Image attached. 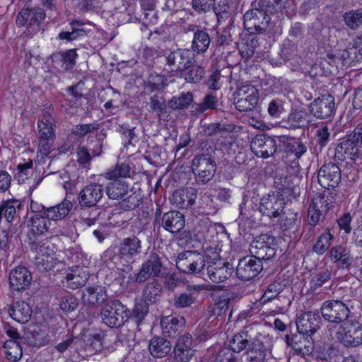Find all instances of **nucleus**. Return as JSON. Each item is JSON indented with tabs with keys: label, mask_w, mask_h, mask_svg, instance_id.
Wrapping results in <instances>:
<instances>
[{
	"label": "nucleus",
	"mask_w": 362,
	"mask_h": 362,
	"mask_svg": "<svg viewBox=\"0 0 362 362\" xmlns=\"http://www.w3.org/2000/svg\"><path fill=\"white\" fill-rule=\"evenodd\" d=\"M167 85V81L163 76L152 74L148 80L146 89L152 93L164 88Z\"/></svg>",
	"instance_id": "obj_55"
},
{
	"label": "nucleus",
	"mask_w": 362,
	"mask_h": 362,
	"mask_svg": "<svg viewBox=\"0 0 362 362\" xmlns=\"http://www.w3.org/2000/svg\"><path fill=\"white\" fill-rule=\"evenodd\" d=\"M162 264L159 256L156 253H151L148 259L142 264L141 268L137 274L136 281L144 282L151 276H158L161 272Z\"/></svg>",
	"instance_id": "obj_23"
},
{
	"label": "nucleus",
	"mask_w": 362,
	"mask_h": 362,
	"mask_svg": "<svg viewBox=\"0 0 362 362\" xmlns=\"http://www.w3.org/2000/svg\"><path fill=\"white\" fill-rule=\"evenodd\" d=\"M192 59V54L189 49H177L165 57L164 71L168 73H177L188 69Z\"/></svg>",
	"instance_id": "obj_6"
},
{
	"label": "nucleus",
	"mask_w": 362,
	"mask_h": 362,
	"mask_svg": "<svg viewBox=\"0 0 362 362\" xmlns=\"http://www.w3.org/2000/svg\"><path fill=\"white\" fill-rule=\"evenodd\" d=\"M148 303H138L135 305L133 310V316L138 322H141L144 319L146 314L148 313Z\"/></svg>",
	"instance_id": "obj_64"
},
{
	"label": "nucleus",
	"mask_w": 362,
	"mask_h": 362,
	"mask_svg": "<svg viewBox=\"0 0 362 362\" xmlns=\"http://www.w3.org/2000/svg\"><path fill=\"white\" fill-rule=\"evenodd\" d=\"M262 270V263L259 259L245 257L236 267V275L243 281H249L256 277Z\"/></svg>",
	"instance_id": "obj_13"
},
{
	"label": "nucleus",
	"mask_w": 362,
	"mask_h": 362,
	"mask_svg": "<svg viewBox=\"0 0 362 362\" xmlns=\"http://www.w3.org/2000/svg\"><path fill=\"white\" fill-rule=\"evenodd\" d=\"M317 179L319 184L323 188H334L338 185L341 180L340 170L334 163H326L319 170Z\"/></svg>",
	"instance_id": "obj_15"
},
{
	"label": "nucleus",
	"mask_w": 362,
	"mask_h": 362,
	"mask_svg": "<svg viewBox=\"0 0 362 362\" xmlns=\"http://www.w3.org/2000/svg\"><path fill=\"white\" fill-rule=\"evenodd\" d=\"M20 206L18 201L4 202L0 204V220L4 217L6 221L12 222L16 215V210Z\"/></svg>",
	"instance_id": "obj_41"
},
{
	"label": "nucleus",
	"mask_w": 362,
	"mask_h": 362,
	"mask_svg": "<svg viewBox=\"0 0 362 362\" xmlns=\"http://www.w3.org/2000/svg\"><path fill=\"white\" fill-rule=\"evenodd\" d=\"M130 192L129 185L122 180H112L105 187L107 196L112 200L125 199Z\"/></svg>",
	"instance_id": "obj_26"
},
{
	"label": "nucleus",
	"mask_w": 362,
	"mask_h": 362,
	"mask_svg": "<svg viewBox=\"0 0 362 362\" xmlns=\"http://www.w3.org/2000/svg\"><path fill=\"white\" fill-rule=\"evenodd\" d=\"M32 279L30 272L24 266L18 265L9 272V285L14 291L25 290L30 284Z\"/></svg>",
	"instance_id": "obj_20"
},
{
	"label": "nucleus",
	"mask_w": 362,
	"mask_h": 362,
	"mask_svg": "<svg viewBox=\"0 0 362 362\" xmlns=\"http://www.w3.org/2000/svg\"><path fill=\"white\" fill-rule=\"evenodd\" d=\"M359 156L360 153L356 144L351 140L340 142L335 148L334 158L348 165H351Z\"/></svg>",
	"instance_id": "obj_22"
},
{
	"label": "nucleus",
	"mask_w": 362,
	"mask_h": 362,
	"mask_svg": "<svg viewBox=\"0 0 362 362\" xmlns=\"http://www.w3.org/2000/svg\"><path fill=\"white\" fill-rule=\"evenodd\" d=\"M185 226V218L182 214L177 211H170L162 216V226L171 233L180 232Z\"/></svg>",
	"instance_id": "obj_25"
},
{
	"label": "nucleus",
	"mask_w": 362,
	"mask_h": 362,
	"mask_svg": "<svg viewBox=\"0 0 362 362\" xmlns=\"http://www.w3.org/2000/svg\"><path fill=\"white\" fill-rule=\"evenodd\" d=\"M250 251L255 258L269 259L276 254V240L268 234L256 237L250 244Z\"/></svg>",
	"instance_id": "obj_5"
},
{
	"label": "nucleus",
	"mask_w": 362,
	"mask_h": 362,
	"mask_svg": "<svg viewBox=\"0 0 362 362\" xmlns=\"http://www.w3.org/2000/svg\"><path fill=\"white\" fill-rule=\"evenodd\" d=\"M59 305L63 311L71 312L77 308L78 300L72 294L66 293L61 297Z\"/></svg>",
	"instance_id": "obj_57"
},
{
	"label": "nucleus",
	"mask_w": 362,
	"mask_h": 362,
	"mask_svg": "<svg viewBox=\"0 0 362 362\" xmlns=\"http://www.w3.org/2000/svg\"><path fill=\"white\" fill-rule=\"evenodd\" d=\"M150 354L154 358H163L171 350V343L161 337H155L149 341Z\"/></svg>",
	"instance_id": "obj_33"
},
{
	"label": "nucleus",
	"mask_w": 362,
	"mask_h": 362,
	"mask_svg": "<svg viewBox=\"0 0 362 362\" xmlns=\"http://www.w3.org/2000/svg\"><path fill=\"white\" fill-rule=\"evenodd\" d=\"M209 278L212 282L221 283L228 279L233 273V267L228 262H223L216 257L206 266Z\"/></svg>",
	"instance_id": "obj_18"
},
{
	"label": "nucleus",
	"mask_w": 362,
	"mask_h": 362,
	"mask_svg": "<svg viewBox=\"0 0 362 362\" xmlns=\"http://www.w3.org/2000/svg\"><path fill=\"white\" fill-rule=\"evenodd\" d=\"M77 54L75 49H69L60 54L61 61L62 62V67L65 70H70L75 65V60Z\"/></svg>",
	"instance_id": "obj_60"
},
{
	"label": "nucleus",
	"mask_w": 362,
	"mask_h": 362,
	"mask_svg": "<svg viewBox=\"0 0 362 362\" xmlns=\"http://www.w3.org/2000/svg\"><path fill=\"white\" fill-rule=\"evenodd\" d=\"M334 238L329 230H325L318 238L313 245V251L317 255H323L328 249L330 241Z\"/></svg>",
	"instance_id": "obj_47"
},
{
	"label": "nucleus",
	"mask_w": 362,
	"mask_h": 362,
	"mask_svg": "<svg viewBox=\"0 0 362 362\" xmlns=\"http://www.w3.org/2000/svg\"><path fill=\"white\" fill-rule=\"evenodd\" d=\"M212 286L210 284H188L187 291L175 297L174 304L177 308L189 307L197 299L202 291H210Z\"/></svg>",
	"instance_id": "obj_14"
},
{
	"label": "nucleus",
	"mask_w": 362,
	"mask_h": 362,
	"mask_svg": "<svg viewBox=\"0 0 362 362\" xmlns=\"http://www.w3.org/2000/svg\"><path fill=\"white\" fill-rule=\"evenodd\" d=\"M331 334L346 347H356L362 344V325L358 322H346L334 325L329 329Z\"/></svg>",
	"instance_id": "obj_1"
},
{
	"label": "nucleus",
	"mask_w": 362,
	"mask_h": 362,
	"mask_svg": "<svg viewBox=\"0 0 362 362\" xmlns=\"http://www.w3.org/2000/svg\"><path fill=\"white\" fill-rule=\"evenodd\" d=\"M284 206V196L279 192H273L261 199L259 209L263 215L276 218L282 214Z\"/></svg>",
	"instance_id": "obj_10"
},
{
	"label": "nucleus",
	"mask_w": 362,
	"mask_h": 362,
	"mask_svg": "<svg viewBox=\"0 0 362 362\" xmlns=\"http://www.w3.org/2000/svg\"><path fill=\"white\" fill-rule=\"evenodd\" d=\"M321 313L326 320L337 322L346 320L349 309L340 300H327L321 307Z\"/></svg>",
	"instance_id": "obj_11"
},
{
	"label": "nucleus",
	"mask_w": 362,
	"mask_h": 362,
	"mask_svg": "<svg viewBox=\"0 0 362 362\" xmlns=\"http://www.w3.org/2000/svg\"><path fill=\"white\" fill-rule=\"evenodd\" d=\"M83 299L85 303L90 305L101 304L107 299L106 290L100 285L89 286L84 290Z\"/></svg>",
	"instance_id": "obj_31"
},
{
	"label": "nucleus",
	"mask_w": 362,
	"mask_h": 362,
	"mask_svg": "<svg viewBox=\"0 0 362 362\" xmlns=\"http://www.w3.org/2000/svg\"><path fill=\"white\" fill-rule=\"evenodd\" d=\"M103 196V187L101 185L92 183L86 185L79 194V203L82 206H95Z\"/></svg>",
	"instance_id": "obj_24"
},
{
	"label": "nucleus",
	"mask_w": 362,
	"mask_h": 362,
	"mask_svg": "<svg viewBox=\"0 0 362 362\" xmlns=\"http://www.w3.org/2000/svg\"><path fill=\"white\" fill-rule=\"evenodd\" d=\"M289 128L297 129L305 127L308 123L307 114L303 111H292L287 119Z\"/></svg>",
	"instance_id": "obj_44"
},
{
	"label": "nucleus",
	"mask_w": 362,
	"mask_h": 362,
	"mask_svg": "<svg viewBox=\"0 0 362 362\" xmlns=\"http://www.w3.org/2000/svg\"><path fill=\"white\" fill-rule=\"evenodd\" d=\"M326 202L324 197H316L313 199L308 209V221L310 225L315 226L321 216L319 205Z\"/></svg>",
	"instance_id": "obj_45"
},
{
	"label": "nucleus",
	"mask_w": 362,
	"mask_h": 362,
	"mask_svg": "<svg viewBox=\"0 0 362 362\" xmlns=\"http://www.w3.org/2000/svg\"><path fill=\"white\" fill-rule=\"evenodd\" d=\"M98 129V126L93 124H77L71 129V134L81 137Z\"/></svg>",
	"instance_id": "obj_62"
},
{
	"label": "nucleus",
	"mask_w": 362,
	"mask_h": 362,
	"mask_svg": "<svg viewBox=\"0 0 362 362\" xmlns=\"http://www.w3.org/2000/svg\"><path fill=\"white\" fill-rule=\"evenodd\" d=\"M259 100V91L252 84H244L238 87L235 93L234 104L240 112L252 110Z\"/></svg>",
	"instance_id": "obj_4"
},
{
	"label": "nucleus",
	"mask_w": 362,
	"mask_h": 362,
	"mask_svg": "<svg viewBox=\"0 0 362 362\" xmlns=\"http://www.w3.org/2000/svg\"><path fill=\"white\" fill-rule=\"evenodd\" d=\"M331 279V272L328 269H324L314 275L310 281V288L316 290L328 282Z\"/></svg>",
	"instance_id": "obj_54"
},
{
	"label": "nucleus",
	"mask_w": 362,
	"mask_h": 362,
	"mask_svg": "<svg viewBox=\"0 0 362 362\" xmlns=\"http://www.w3.org/2000/svg\"><path fill=\"white\" fill-rule=\"evenodd\" d=\"M32 249L36 254L35 264L39 269L50 270L54 267L57 259L49 240L35 243Z\"/></svg>",
	"instance_id": "obj_9"
},
{
	"label": "nucleus",
	"mask_w": 362,
	"mask_h": 362,
	"mask_svg": "<svg viewBox=\"0 0 362 362\" xmlns=\"http://www.w3.org/2000/svg\"><path fill=\"white\" fill-rule=\"evenodd\" d=\"M214 362H241V358L228 348H224L218 353Z\"/></svg>",
	"instance_id": "obj_58"
},
{
	"label": "nucleus",
	"mask_w": 362,
	"mask_h": 362,
	"mask_svg": "<svg viewBox=\"0 0 362 362\" xmlns=\"http://www.w3.org/2000/svg\"><path fill=\"white\" fill-rule=\"evenodd\" d=\"M196 198V189L192 187H186L175 190L172 196V202L178 208L187 209L194 204Z\"/></svg>",
	"instance_id": "obj_27"
},
{
	"label": "nucleus",
	"mask_w": 362,
	"mask_h": 362,
	"mask_svg": "<svg viewBox=\"0 0 362 362\" xmlns=\"http://www.w3.org/2000/svg\"><path fill=\"white\" fill-rule=\"evenodd\" d=\"M192 339L189 334H184L177 339L175 353L177 356L182 362H189L194 354V350L192 348Z\"/></svg>",
	"instance_id": "obj_29"
},
{
	"label": "nucleus",
	"mask_w": 362,
	"mask_h": 362,
	"mask_svg": "<svg viewBox=\"0 0 362 362\" xmlns=\"http://www.w3.org/2000/svg\"><path fill=\"white\" fill-rule=\"evenodd\" d=\"M141 252V240L136 235H132L119 242L116 254L123 265L129 266L139 259Z\"/></svg>",
	"instance_id": "obj_3"
},
{
	"label": "nucleus",
	"mask_w": 362,
	"mask_h": 362,
	"mask_svg": "<svg viewBox=\"0 0 362 362\" xmlns=\"http://www.w3.org/2000/svg\"><path fill=\"white\" fill-rule=\"evenodd\" d=\"M191 262L190 267L187 269V273L189 274H199L204 267L209 264V261L207 257H204L201 254L196 252V254Z\"/></svg>",
	"instance_id": "obj_53"
},
{
	"label": "nucleus",
	"mask_w": 362,
	"mask_h": 362,
	"mask_svg": "<svg viewBox=\"0 0 362 362\" xmlns=\"http://www.w3.org/2000/svg\"><path fill=\"white\" fill-rule=\"evenodd\" d=\"M54 138H47L40 136L39 146L37 150V158L41 156L44 158L51 152L52 149Z\"/></svg>",
	"instance_id": "obj_59"
},
{
	"label": "nucleus",
	"mask_w": 362,
	"mask_h": 362,
	"mask_svg": "<svg viewBox=\"0 0 362 362\" xmlns=\"http://www.w3.org/2000/svg\"><path fill=\"white\" fill-rule=\"evenodd\" d=\"M130 175L131 168L127 163L118 164L104 174L105 178L109 180H119V177H129Z\"/></svg>",
	"instance_id": "obj_42"
},
{
	"label": "nucleus",
	"mask_w": 362,
	"mask_h": 362,
	"mask_svg": "<svg viewBox=\"0 0 362 362\" xmlns=\"http://www.w3.org/2000/svg\"><path fill=\"white\" fill-rule=\"evenodd\" d=\"M183 325V319L173 316L163 317L160 321L163 334L168 337H174Z\"/></svg>",
	"instance_id": "obj_36"
},
{
	"label": "nucleus",
	"mask_w": 362,
	"mask_h": 362,
	"mask_svg": "<svg viewBox=\"0 0 362 362\" xmlns=\"http://www.w3.org/2000/svg\"><path fill=\"white\" fill-rule=\"evenodd\" d=\"M150 107L152 112H155L158 116H160L166 107L164 98L157 95H154L151 98Z\"/></svg>",
	"instance_id": "obj_61"
},
{
	"label": "nucleus",
	"mask_w": 362,
	"mask_h": 362,
	"mask_svg": "<svg viewBox=\"0 0 362 362\" xmlns=\"http://www.w3.org/2000/svg\"><path fill=\"white\" fill-rule=\"evenodd\" d=\"M4 349L7 358L11 361H18L22 357V348L20 344L16 340L9 339L6 341Z\"/></svg>",
	"instance_id": "obj_40"
},
{
	"label": "nucleus",
	"mask_w": 362,
	"mask_h": 362,
	"mask_svg": "<svg viewBox=\"0 0 362 362\" xmlns=\"http://www.w3.org/2000/svg\"><path fill=\"white\" fill-rule=\"evenodd\" d=\"M343 17L349 28L352 30L356 29L362 24V9L346 12Z\"/></svg>",
	"instance_id": "obj_50"
},
{
	"label": "nucleus",
	"mask_w": 362,
	"mask_h": 362,
	"mask_svg": "<svg viewBox=\"0 0 362 362\" xmlns=\"http://www.w3.org/2000/svg\"><path fill=\"white\" fill-rule=\"evenodd\" d=\"M8 313L15 321L21 324H25L30 320L33 310L28 303L16 301L10 306Z\"/></svg>",
	"instance_id": "obj_28"
},
{
	"label": "nucleus",
	"mask_w": 362,
	"mask_h": 362,
	"mask_svg": "<svg viewBox=\"0 0 362 362\" xmlns=\"http://www.w3.org/2000/svg\"><path fill=\"white\" fill-rule=\"evenodd\" d=\"M283 291V286L281 283L275 281L267 287V290L261 297L259 302L264 305L275 298Z\"/></svg>",
	"instance_id": "obj_51"
},
{
	"label": "nucleus",
	"mask_w": 362,
	"mask_h": 362,
	"mask_svg": "<svg viewBox=\"0 0 362 362\" xmlns=\"http://www.w3.org/2000/svg\"><path fill=\"white\" fill-rule=\"evenodd\" d=\"M320 317L318 314L309 311L301 314L297 321L296 326L300 334L311 337L319 329Z\"/></svg>",
	"instance_id": "obj_19"
},
{
	"label": "nucleus",
	"mask_w": 362,
	"mask_h": 362,
	"mask_svg": "<svg viewBox=\"0 0 362 362\" xmlns=\"http://www.w3.org/2000/svg\"><path fill=\"white\" fill-rule=\"evenodd\" d=\"M82 24L78 22L72 23V30L69 31H62L59 34V39L66 40V41H73L80 37H84L86 33L83 28H81Z\"/></svg>",
	"instance_id": "obj_46"
},
{
	"label": "nucleus",
	"mask_w": 362,
	"mask_h": 362,
	"mask_svg": "<svg viewBox=\"0 0 362 362\" xmlns=\"http://www.w3.org/2000/svg\"><path fill=\"white\" fill-rule=\"evenodd\" d=\"M259 326L250 325L245 327L241 332L235 334L229 341V349L238 354L240 351L249 348L252 341L260 337Z\"/></svg>",
	"instance_id": "obj_8"
},
{
	"label": "nucleus",
	"mask_w": 362,
	"mask_h": 362,
	"mask_svg": "<svg viewBox=\"0 0 362 362\" xmlns=\"http://www.w3.org/2000/svg\"><path fill=\"white\" fill-rule=\"evenodd\" d=\"M193 101L192 94L189 92L182 93L178 96H175L168 103V105L173 109H184L188 107Z\"/></svg>",
	"instance_id": "obj_48"
},
{
	"label": "nucleus",
	"mask_w": 362,
	"mask_h": 362,
	"mask_svg": "<svg viewBox=\"0 0 362 362\" xmlns=\"http://www.w3.org/2000/svg\"><path fill=\"white\" fill-rule=\"evenodd\" d=\"M215 0H192V8L198 13L206 12L214 5Z\"/></svg>",
	"instance_id": "obj_63"
},
{
	"label": "nucleus",
	"mask_w": 362,
	"mask_h": 362,
	"mask_svg": "<svg viewBox=\"0 0 362 362\" xmlns=\"http://www.w3.org/2000/svg\"><path fill=\"white\" fill-rule=\"evenodd\" d=\"M129 315V310L117 300L106 303L100 313L103 322L112 328L123 325L128 320Z\"/></svg>",
	"instance_id": "obj_2"
},
{
	"label": "nucleus",
	"mask_w": 362,
	"mask_h": 362,
	"mask_svg": "<svg viewBox=\"0 0 362 362\" xmlns=\"http://www.w3.org/2000/svg\"><path fill=\"white\" fill-rule=\"evenodd\" d=\"M210 45V37L207 33L199 31L194 33L192 42L193 49L198 52H204Z\"/></svg>",
	"instance_id": "obj_43"
},
{
	"label": "nucleus",
	"mask_w": 362,
	"mask_h": 362,
	"mask_svg": "<svg viewBox=\"0 0 362 362\" xmlns=\"http://www.w3.org/2000/svg\"><path fill=\"white\" fill-rule=\"evenodd\" d=\"M73 206L72 202L69 200L64 199L60 204L49 207L43 212L47 218L52 221L61 220L64 218L70 211Z\"/></svg>",
	"instance_id": "obj_35"
},
{
	"label": "nucleus",
	"mask_w": 362,
	"mask_h": 362,
	"mask_svg": "<svg viewBox=\"0 0 362 362\" xmlns=\"http://www.w3.org/2000/svg\"><path fill=\"white\" fill-rule=\"evenodd\" d=\"M257 45V39L253 35H250L240 40L238 43V48L241 56L248 59L254 54Z\"/></svg>",
	"instance_id": "obj_37"
},
{
	"label": "nucleus",
	"mask_w": 362,
	"mask_h": 362,
	"mask_svg": "<svg viewBox=\"0 0 362 362\" xmlns=\"http://www.w3.org/2000/svg\"><path fill=\"white\" fill-rule=\"evenodd\" d=\"M51 221L45 215L35 214L30 218V230L33 234L42 235L50 228Z\"/></svg>",
	"instance_id": "obj_38"
},
{
	"label": "nucleus",
	"mask_w": 362,
	"mask_h": 362,
	"mask_svg": "<svg viewBox=\"0 0 362 362\" xmlns=\"http://www.w3.org/2000/svg\"><path fill=\"white\" fill-rule=\"evenodd\" d=\"M162 286L156 282H151L146 285L143 291V299L146 303H154L161 294Z\"/></svg>",
	"instance_id": "obj_39"
},
{
	"label": "nucleus",
	"mask_w": 362,
	"mask_h": 362,
	"mask_svg": "<svg viewBox=\"0 0 362 362\" xmlns=\"http://www.w3.org/2000/svg\"><path fill=\"white\" fill-rule=\"evenodd\" d=\"M45 13L40 8H23L16 17L18 26H26L33 31H37L40 23L45 19Z\"/></svg>",
	"instance_id": "obj_12"
},
{
	"label": "nucleus",
	"mask_w": 362,
	"mask_h": 362,
	"mask_svg": "<svg viewBox=\"0 0 362 362\" xmlns=\"http://www.w3.org/2000/svg\"><path fill=\"white\" fill-rule=\"evenodd\" d=\"M329 257L332 262H339L342 268H348L352 262L350 250L343 245L332 247L329 252Z\"/></svg>",
	"instance_id": "obj_34"
},
{
	"label": "nucleus",
	"mask_w": 362,
	"mask_h": 362,
	"mask_svg": "<svg viewBox=\"0 0 362 362\" xmlns=\"http://www.w3.org/2000/svg\"><path fill=\"white\" fill-rule=\"evenodd\" d=\"M89 277L88 272L80 267L71 269L65 276L67 286L76 289L84 286Z\"/></svg>",
	"instance_id": "obj_32"
},
{
	"label": "nucleus",
	"mask_w": 362,
	"mask_h": 362,
	"mask_svg": "<svg viewBox=\"0 0 362 362\" xmlns=\"http://www.w3.org/2000/svg\"><path fill=\"white\" fill-rule=\"evenodd\" d=\"M334 107V98L331 95H322L310 103V111L317 118L326 119L332 115Z\"/></svg>",
	"instance_id": "obj_16"
},
{
	"label": "nucleus",
	"mask_w": 362,
	"mask_h": 362,
	"mask_svg": "<svg viewBox=\"0 0 362 362\" xmlns=\"http://www.w3.org/2000/svg\"><path fill=\"white\" fill-rule=\"evenodd\" d=\"M189 68L190 69L185 74V80L189 83L199 82L204 75L205 71L204 68L197 64L192 65V64Z\"/></svg>",
	"instance_id": "obj_56"
},
{
	"label": "nucleus",
	"mask_w": 362,
	"mask_h": 362,
	"mask_svg": "<svg viewBox=\"0 0 362 362\" xmlns=\"http://www.w3.org/2000/svg\"><path fill=\"white\" fill-rule=\"evenodd\" d=\"M55 121H49L47 119H39L37 129L40 136L55 138Z\"/></svg>",
	"instance_id": "obj_52"
},
{
	"label": "nucleus",
	"mask_w": 362,
	"mask_h": 362,
	"mask_svg": "<svg viewBox=\"0 0 362 362\" xmlns=\"http://www.w3.org/2000/svg\"><path fill=\"white\" fill-rule=\"evenodd\" d=\"M192 168L197 182L204 184L214 177L216 172V164L209 155L204 154L193 159Z\"/></svg>",
	"instance_id": "obj_7"
},
{
	"label": "nucleus",
	"mask_w": 362,
	"mask_h": 362,
	"mask_svg": "<svg viewBox=\"0 0 362 362\" xmlns=\"http://www.w3.org/2000/svg\"><path fill=\"white\" fill-rule=\"evenodd\" d=\"M250 148L257 156L266 158L276 152V144L272 137L260 134L252 139Z\"/></svg>",
	"instance_id": "obj_17"
},
{
	"label": "nucleus",
	"mask_w": 362,
	"mask_h": 362,
	"mask_svg": "<svg viewBox=\"0 0 362 362\" xmlns=\"http://www.w3.org/2000/svg\"><path fill=\"white\" fill-rule=\"evenodd\" d=\"M196 254L195 251L187 250L180 253L176 258L177 268L184 272L187 273V269L190 267L192 259Z\"/></svg>",
	"instance_id": "obj_49"
},
{
	"label": "nucleus",
	"mask_w": 362,
	"mask_h": 362,
	"mask_svg": "<svg viewBox=\"0 0 362 362\" xmlns=\"http://www.w3.org/2000/svg\"><path fill=\"white\" fill-rule=\"evenodd\" d=\"M267 340L264 335L260 334L259 337L252 341L246 351L247 362H266L267 356L270 354V351L266 346Z\"/></svg>",
	"instance_id": "obj_21"
},
{
	"label": "nucleus",
	"mask_w": 362,
	"mask_h": 362,
	"mask_svg": "<svg viewBox=\"0 0 362 362\" xmlns=\"http://www.w3.org/2000/svg\"><path fill=\"white\" fill-rule=\"evenodd\" d=\"M265 16L264 11L257 8L247 11L243 16L245 28L251 33L259 31Z\"/></svg>",
	"instance_id": "obj_30"
}]
</instances>
